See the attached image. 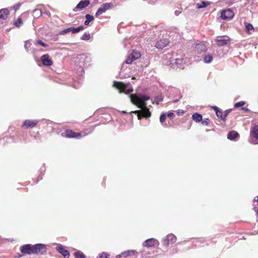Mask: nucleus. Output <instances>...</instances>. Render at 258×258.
I'll return each mask as SVG.
<instances>
[{
  "mask_svg": "<svg viewBox=\"0 0 258 258\" xmlns=\"http://www.w3.org/2000/svg\"><path fill=\"white\" fill-rule=\"evenodd\" d=\"M130 96L132 103L141 109L140 110L132 111L131 113H137L139 119L143 117L148 118L151 116V113L146 107L147 104L145 102L150 99V96L141 93L135 95H131Z\"/></svg>",
  "mask_w": 258,
  "mask_h": 258,
  "instance_id": "1",
  "label": "nucleus"
},
{
  "mask_svg": "<svg viewBox=\"0 0 258 258\" xmlns=\"http://www.w3.org/2000/svg\"><path fill=\"white\" fill-rule=\"evenodd\" d=\"M91 58L85 54H80L77 56L75 59V64L79 67V71L81 73V75H83L84 73L83 68L88 67L90 66Z\"/></svg>",
  "mask_w": 258,
  "mask_h": 258,
  "instance_id": "2",
  "label": "nucleus"
},
{
  "mask_svg": "<svg viewBox=\"0 0 258 258\" xmlns=\"http://www.w3.org/2000/svg\"><path fill=\"white\" fill-rule=\"evenodd\" d=\"M130 85V83L124 84L121 82L114 81L113 82V86L119 90V93H124L126 94H128L133 91V89L132 87L127 88V86Z\"/></svg>",
  "mask_w": 258,
  "mask_h": 258,
  "instance_id": "3",
  "label": "nucleus"
},
{
  "mask_svg": "<svg viewBox=\"0 0 258 258\" xmlns=\"http://www.w3.org/2000/svg\"><path fill=\"white\" fill-rule=\"evenodd\" d=\"M47 252L46 245L42 243L33 245V254L44 255Z\"/></svg>",
  "mask_w": 258,
  "mask_h": 258,
  "instance_id": "4",
  "label": "nucleus"
},
{
  "mask_svg": "<svg viewBox=\"0 0 258 258\" xmlns=\"http://www.w3.org/2000/svg\"><path fill=\"white\" fill-rule=\"evenodd\" d=\"M84 29V27L83 26H80L77 28H75L74 27H71L70 28H68L60 31L58 32V34L62 35L71 32L73 34H75L79 32L80 31L83 30Z\"/></svg>",
  "mask_w": 258,
  "mask_h": 258,
  "instance_id": "5",
  "label": "nucleus"
},
{
  "mask_svg": "<svg viewBox=\"0 0 258 258\" xmlns=\"http://www.w3.org/2000/svg\"><path fill=\"white\" fill-rule=\"evenodd\" d=\"M176 241V237L173 234H168L163 240V244L165 246H168L170 244H172Z\"/></svg>",
  "mask_w": 258,
  "mask_h": 258,
  "instance_id": "6",
  "label": "nucleus"
},
{
  "mask_svg": "<svg viewBox=\"0 0 258 258\" xmlns=\"http://www.w3.org/2000/svg\"><path fill=\"white\" fill-rule=\"evenodd\" d=\"M234 15L233 11L229 9L223 10L221 12V18L223 20H230L233 18Z\"/></svg>",
  "mask_w": 258,
  "mask_h": 258,
  "instance_id": "7",
  "label": "nucleus"
},
{
  "mask_svg": "<svg viewBox=\"0 0 258 258\" xmlns=\"http://www.w3.org/2000/svg\"><path fill=\"white\" fill-rule=\"evenodd\" d=\"M216 44L219 46H223L227 45L230 41V38L227 36H218L216 39Z\"/></svg>",
  "mask_w": 258,
  "mask_h": 258,
  "instance_id": "8",
  "label": "nucleus"
},
{
  "mask_svg": "<svg viewBox=\"0 0 258 258\" xmlns=\"http://www.w3.org/2000/svg\"><path fill=\"white\" fill-rule=\"evenodd\" d=\"M85 136L86 134H83V135H82V133H76L71 130H67L65 132V136L69 138H74L76 139H79L81 137H84Z\"/></svg>",
  "mask_w": 258,
  "mask_h": 258,
  "instance_id": "9",
  "label": "nucleus"
},
{
  "mask_svg": "<svg viewBox=\"0 0 258 258\" xmlns=\"http://www.w3.org/2000/svg\"><path fill=\"white\" fill-rule=\"evenodd\" d=\"M159 241L153 238H149L145 240L143 243V246L147 248L153 247L155 245H159Z\"/></svg>",
  "mask_w": 258,
  "mask_h": 258,
  "instance_id": "10",
  "label": "nucleus"
},
{
  "mask_svg": "<svg viewBox=\"0 0 258 258\" xmlns=\"http://www.w3.org/2000/svg\"><path fill=\"white\" fill-rule=\"evenodd\" d=\"M138 254V252L135 250H128L122 252L120 254L116 256V258H127L131 255H135Z\"/></svg>",
  "mask_w": 258,
  "mask_h": 258,
  "instance_id": "11",
  "label": "nucleus"
},
{
  "mask_svg": "<svg viewBox=\"0 0 258 258\" xmlns=\"http://www.w3.org/2000/svg\"><path fill=\"white\" fill-rule=\"evenodd\" d=\"M90 1L89 0H82L73 9V11L77 12L79 10H83L86 8L90 5Z\"/></svg>",
  "mask_w": 258,
  "mask_h": 258,
  "instance_id": "12",
  "label": "nucleus"
},
{
  "mask_svg": "<svg viewBox=\"0 0 258 258\" xmlns=\"http://www.w3.org/2000/svg\"><path fill=\"white\" fill-rule=\"evenodd\" d=\"M20 250L23 253L33 254V245L30 244L23 245L21 246Z\"/></svg>",
  "mask_w": 258,
  "mask_h": 258,
  "instance_id": "13",
  "label": "nucleus"
},
{
  "mask_svg": "<svg viewBox=\"0 0 258 258\" xmlns=\"http://www.w3.org/2000/svg\"><path fill=\"white\" fill-rule=\"evenodd\" d=\"M56 249L63 255L64 258H69L70 252L64 248L61 244H59L56 247Z\"/></svg>",
  "mask_w": 258,
  "mask_h": 258,
  "instance_id": "14",
  "label": "nucleus"
},
{
  "mask_svg": "<svg viewBox=\"0 0 258 258\" xmlns=\"http://www.w3.org/2000/svg\"><path fill=\"white\" fill-rule=\"evenodd\" d=\"M38 123V120H26L22 125V127H33Z\"/></svg>",
  "mask_w": 258,
  "mask_h": 258,
  "instance_id": "15",
  "label": "nucleus"
},
{
  "mask_svg": "<svg viewBox=\"0 0 258 258\" xmlns=\"http://www.w3.org/2000/svg\"><path fill=\"white\" fill-rule=\"evenodd\" d=\"M41 60L44 66H50L52 64V61L49 58V55L47 54L43 55L41 57Z\"/></svg>",
  "mask_w": 258,
  "mask_h": 258,
  "instance_id": "16",
  "label": "nucleus"
},
{
  "mask_svg": "<svg viewBox=\"0 0 258 258\" xmlns=\"http://www.w3.org/2000/svg\"><path fill=\"white\" fill-rule=\"evenodd\" d=\"M169 42L167 39H161L156 42L155 46L158 49H163L169 44Z\"/></svg>",
  "mask_w": 258,
  "mask_h": 258,
  "instance_id": "17",
  "label": "nucleus"
},
{
  "mask_svg": "<svg viewBox=\"0 0 258 258\" xmlns=\"http://www.w3.org/2000/svg\"><path fill=\"white\" fill-rule=\"evenodd\" d=\"M195 50L197 51L198 53H201L202 52H204L207 51V47L204 43H200L196 45Z\"/></svg>",
  "mask_w": 258,
  "mask_h": 258,
  "instance_id": "18",
  "label": "nucleus"
},
{
  "mask_svg": "<svg viewBox=\"0 0 258 258\" xmlns=\"http://www.w3.org/2000/svg\"><path fill=\"white\" fill-rule=\"evenodd\" d=\"M238 137L239 134L235 131H231L227 134V139L231 141H233Z\"/></svg>",
  "mask_w": 258,
  "mask_h": 258,
  "instance_id": "19",
  "label": "nucleus"
},
{
  "mask_svg": "<svg viewBox=\"0 0 258 258\" xmlns=\"http://www.w3.org/2000/svg\"><path fill=\"white\" fill-rule=\"evenodd\" d=\"M251 136L258 141V125L253 126L250 131Z\"/></svg>",
  "mask_w": 258,
  "mask_h": 258,
  "instance_id": "20",
  "label": "nucleus"
},
{
  "mask_svg": "<svg viewBox=\"0 0 258 258\" xmlns=\"http://www.w3.org/2000/svg\"><path fill=\"white\" fill-rule=\"evenodd\" d=\"M185 62V61L183 58H176L175 61L176 66L179 68H183Z\"/></svg>",
  "mask_w": 258,
  "mask_h": 258,
  "instance_id": "21",
  "label": "nucleus"
},
{
  "mask_svg": "<svg viewBox=\"0 0 258 258\" xmlns=\"http://www.w3.org/2000/svg\"><path fill=\"white\" fill-rule=\"evenodd\" d=\"M43 13V10L41 8V7H38L33 11V14L34 15V17L35 18H39L42 15Z\"/></svg>",
  "mask_w": 258,
  "mask_h": 258,
  "instance_id": "22",
  "label": "nucleus"
},
{
  "mask_svg": "<svg viewBox=\"0 0 258 258\" xmlns=\"http://www.w3.org/2000/svg\"><path fill=\"white\" fill-rule=\"evenodd\" d=\"M203 116L202 114L196 112L192 115V119L196 122H200L202 120Z\"/></svg>",
  "mask_w": 258,
  "mask_h": 258,
  "instance_id": "23",
  "label": "nucleus"
},
{
  "mask_svg": "<svg viewBox=\"0 0 258 258\" xmlns=\"http://www.w3.org/2000/svg\"><path fill=\"white\" fill-rule=\"evenodd\" d=\"M210 5V3L206 1H202L201 3H198L196 5V8L198 9L205 8Z\"/></svg>",
  "mask_w": 258,
  "mask_h": 258,
  "instance_id": "24",
  "label": "nucleus"
},
{
  "mask_svg": "<svg viewBox=\"0 0 258 258\" xmlns=\"http://www.w3.org/2000/svg\"><path fill=\"white\" fill-rule=\"evenodd\" d=\"M86 20L84 22V24L86 26L89 24V23L94 20V17L89 14H86L85 15Z\"/></svg>",
  "mask_w": 258,
  "mask_h": 258,
  "instance_id": "25",
  "label": "nucleus"
},
{
  "mask_svg": "<svg viewBox=\"0 0 258 258\" xmlns=\"http://www.w3.org/2000/svg\"><path fill=\"white\" fill-rule=\"evenodd\" d=\"M74 255L76 258H86L85 255L79 250H76L74 252Z\"/></svg>",
  "mask_w": 258,
  "mask_h": 258,
  "instance_id": "26",
  "label": "nucleus"
},
{
  "mask_svg": "<svg viewBox=\"0 0 258 258\" xmlns=\"http://www.w3.org/2000/svg\"><path fill=\"white\" fill-rule=\"evenodd\" d=\"M213 57L211 54H207L204 57V62L205 63H210L213 60Z\"/></svg>",
  "mask_w": 258,
  "mask_h": 258,
  "instance_id": "27",
  "label": "nucleus"
},
{
  "mask_svg": "<svg viewBox=\"0 0 258 258\" xmlns=\"http://www.w3.org/2000/svg\"><path fill=\"white\" fill-rule=\"evenodd\" d=\"M45 171V167H42L40 169V174L38 176L37 180L35 181V183H37L40 180L42 179V175L44 174V172Z\"/></svg>",
  "mask_w": 258,
  "mask_h": 258,
  "instance_id": "28",
  "label": "nucleus"
},
{
  "mask_svg": "<svg viewBox=\"0 0 258 258\" xmlns=\"http://www.w3.org/2000/svg\"><path fill=\"white\" fill-rule=\"evenodd\" d=\"M90 39V34L88 32H85L81 37L82 40L87 41Z\"/></svg>",
  "mask_w": 258,
  "mask_h": 258,
  "instance_id": "29",
  "label": "nucleus"
},
{
  "mask_svg": "<svg viewBox=\"0 0 258 258\" xmlns=\"http://www.w3.org/2000/svg\"><path fill=\"white\" fill-rule=\"evenodd\" d=\"M22 24L23 22L22 19L20 17H19L14 23V25L18 28L20 27Z\"/></svg>",
  "mask_w": 258,
  "mask_h": 258,
  "instance_id": "30",
  "label": "nucleus"
},
{
  "mask_svg": "<svg viewBox=\"0 0 258 258\" xmlns=\"http://www.w3.org/2000/svg\"><path fill=\"white\" fill-rule=\"evenodd\" d=\"M134 60H135V59L134 56L130 54L126 59L125 62L126 64H131Z\"/></svg>",
  "mask_w": 258,
  "mask_h": 258,
  "instance_id": "31",
  "label": "nucleus"
},
{
  "mask_svg": "<svg viewBox=\"0 0 258 258\" xmlns=\"http://www.w3.org/2000/svg\"><path fill=\"white\" fill-rule=\"evenodd\" d=\"M96 258H110V254L106 252H102Z\"/></svg>",
  "mask_w": 258,
  "mask_h": 258,
  "instance_id": "32",
  "label": "nucleus"
},
{
  "mask_svg": "<svg viewBox=\"0 0 258 258\" xmlns=\"http://www.w3.org/2000/svg\"><path fill=\"white\" fill-rule=\"evenodd\" d=\"M232 111V109H227L226 110L224 113H223V121L225 122H226V117L227 116V115H228V114L231 112Z\"/></svg>",
  "mask_w": 258,
  "mask_h": 258,
  "instance_id": "33",
  "label": "nucleus"
},
{
  "mask_svg": "<svg viewBox=\"0 0 258 258\" xmlns=\"http://www.w3.org/2000/svg\"><path fill=\"white\" fill-rule=\"evenodd\" d=\"M131 55L134 56L135 60L139 58L141 56L140 53L137 51H134L133 53L131 54Z\"/></svg>",
  "mask_w": 258,
  "mask_h": 258,
  "instance_id": "34",
  "label": "nucleus"
},
{
  "mask_svg": "<svg viewBox=\"0 0 258 258\" xmlns=\"http://www.w3.org/2000/svg\"><path fill=\"white\" fill-rule=\"evenodd\" d=\"M216 116L219 118H220L222 121L223 119V113L222 112V110L221 109H219L218 111H216Z\"/></svg>",
  "mask_w": 258,
  "mask_h": 258,
  "instance_id": "35",
  "label": "nucleus"
},
{
  "mask_svg": "<svg viewBox=\"0 0 258 258\" xmlns=\"http://www.w3.org/2000/svg\"><path fill=\"white\" fill-rule=\"evenodd\" d=\"M105 11L101 7L99 8L95 13V16L98 17L103 13H105Z\"/></svg>",
  "mask_w": 258,
  "mask_h": 258,
  "instance_id": "36",
  "label": "nucleus"
},
{
  "mask_svg": "<svg viewBox=\"0 0 258 258\" xmlns=\"http://www.w3.org/2000/svg\"><path fill=\"white\" fill-rule=\"evenodd\" d=\"M103 7L106 9V11L113 7V5L111 3H107L103 4Z\"/></svg>",
  "mask_w": 258,
  "mask_h": 258,
  "instance_id": "37",
  "label": "nucleus"
},
{
  "mask_svg": "<svg viewBox=\"0 0 258 258\" xmlns=\"http://www.w3.org/2000/svg\"><path fill=\"white\" fill-rule=\"evenodd\" d=\"M201 122L204 125H208L210 123V119L208 118H205L202 119Z\"/></svg>",
  "mask_w": 258,
  "mask_h": 258,
  "instance_id": "38",
  "label": "nucleus"
},
{
  "mask_svg": "<svg viewBox=\"0 0 258 258\" xmlns=\"http://www.w3.org/2000/svg\"><path fill=\"white\" fill-rule=\"evenodd\" d=\"M31 45V44L29 40H27L25 41L24 47L27 51L29 50V48Z\"/></svg>",
  "mask_w": 258,
  "mask_h": 258,
  "instance_id": "39",
  "label": "nucleus"
},
{
  "mask_svg": "<svg viewBox=\"0 0 258 258\" xmlns=\"http://www.w3.org/2000/svg\"><path fill=\"white\" fill-rule=\"evenodd\" d=\"M204 241V239L202 238L199 240H197L196 243H195V245L198 246H204V245L202 244L203 243V241Z\"/></svg>",
  "mask_w": 258,
  "mask_h": 258,
  "instance_id": "40",
  "label": "nucleus"
},
{
  "mask_svg": "<svg viewBox=\"0 0 258 258\" xmlns=\"http://www.w3.org/2000/svg\"><path fill=\"white\" fill-rule=\"evenodd\" d=\"M166 118V115L164 113H162V114L160 115V121L161 123H163L164 122Z\"/></svg>",
  "mask_w": 258,
  "mask_h": 258,
  "instance_id": "41",
  "label": "nucleus"
},
{
  "mask_svg": "<svg viewBox=\"0 0 258 258\" xmlns=\"http://www.w3.org/2000/svg\"><path fill=\"white\" fill-rule=\"evenodd\" d=\"M244 104H245V102H244V101H239V102H238L234 104V107L235 108H238L239 107L242 106Z\"/></svg>",
  "mask_w": 258,
  "mask_h": 258,
  "instance_id": "42",
  "label": "nucleus"
},
{
  "mask_svg": "<svg viewBox=\"0 0 258 258\" xmlns=\"http://www.w3.org/2000/svg\"><path fill=\"white\" fill-rule=\"evenodd\" d=\"M38 7H41V8L43 10V14H45L46 15H50V13L49 11H46L45 10L44 6L43 5H39L37 6Z\"/></svg>",
  "mask_w": 258,
  "mask_h": 258,
  "instance_id": "43",
  "label": "nucleus"
},
{
  "mask_svg": "<svg viewBox=\"0 0 258 258\" xmlns=\"http://www.w3.org/2000/svg\"><path fill=\"white\" fill-rule=\"evenodd\" d=\"M245 28L247 31H249L253 29V26L250 23H246L245 24Z\"/></svg>",
  "mask_w": 258,
  "mask_h": 258,
  "instance_id": "44",
  "label": "nucleus"
},
{
  "mask_svg": "<svg viewBox=\"0 0 258 258\" xmlns=\"http://www.w3.org/2000/svg\"><path fill=\"white\" fill-rule=\"evenodd\" d=\"M36 43L44 47H46L48 46L47 44L45 43L44 42L39 39L37 40Z\"/></svg>",
  "mask_w": 258,
  "mask_h": 258,
  "instance_id": "45",
  "label": "nucleus"
},
{
  "mask_svg": "<svg viewBox=\"0 0 258 258\" xmlns=\"http://www.w3.org/2000/svg\"><path fill=\"white\" fill-rule=\"evenodd\" d=\"M167 117L170 119H172L175 117V114L173 112H169L167 115Z\"/></svg>",
  "mask_w": 258,
  "mask_h": 258,
  "instance_id": "46",
  "label": "nucleus"
},
{
  "mask_svg": "<svg viewBox=\"0 0 258 258\" xmlns=\"http://www.w3.org/2000/svg\"><path fill=\"white\" fill-rule=\"evenodd\" d=\"M184 111L183 110H178L177 111V114L178 116H182L184 114Z\"/></svg>",
  "mask_w": 258,
  "mask_h": 258,
  "instance_id": "47",
  "label": "nucleus"
},
{
  "mask_svg": "<svg viewBox=\"0 0 258 258\" xmlns=\"http://www.w3.org/2000/svg\"><path fill=\"white\" fill-rule=\"evenodd\" d=\"M80 86H81V83L79 82V83H77V84H76V83H75L73 86L75 88H78Z\"/></svg>",
  "mask_w": 258,
  "mask_h": 258,
  "instance_id": "48",
  "label": "nucleus"
},
{
  "mask_svg": "<svg viewBox=\"0 0 258 258\" xmlns=\"http://www.w3.org/2000/svg\"><path fill=\"white\" fill-rule=\"evenodd\" d=\"M212 108L213 109H214L216 112V111H218L220 109L218 107H217L216 106H212Z\"/></svg>",
  "mask_w": 258,
  "mask_h": 258,
  "instance_id": "49",
  "label": "nucleus"
},
{
  "mask_svg": "<svg viewBox=\"0 0 258 258\" xmlns=\"http://www.w3.org/2000/svg\"><path fill=\"white\" fill-rule=\"evenodd\" d=\"M141 252L142 253V256H144V255H145L147 254V252H146L145 250L141 251ZM148 253H149L148 252Z\"/></svg>",
  "mask_w": 258,
  "mask_h": 258,
  "instance_id": "50",
  "label": "nucleus"
},
{
  "mask_svg": "<svg viewBox=\"0 0 258 258\" xmlns=\"http://www.w3.org/2000/svg\"><path fill=\"white\" fill-rule=\"evenodd\" d=\"M249 142L251 144H253V145H255V144H258V142L256 143V142H254V141H251L250 140V139H249L248 140Z\"/></svg>",
  "mask_w": 258,
  "mask_h": 258,
  "instance_id": "51",
  "label": "nucleus"
},
{
  "mask_svg": "<svg viewBox=\"0 0 258 258\" xmlns=\"http://www.w3.org/2000/svg\"><path fill=\"white\" fill-rule=\"evenodd\" d=\"M241 109L242 110L244 111H249V109H248L247 108H245V107H242L241 108Z\"/></svg>",
  "mask_w": 258,
  "mask_h": 258,
  "instance_id": "52",
  "label": "nucleus"
},
{
  "mask_svg": "<svg viewBox=\"0 0 258 258\" xmlns=\"http://www.w3.org/2000/svg\"><path fill=\"white\" fill-rule=\"evenodd\" d=\"M181 12L177 11V10H176L175 12H174V14L176 16H178L179 14Z\"/></svg>",
  "mask_w": 258,
  "mask_h": 258,
  "instance_id": "53",
  "label": "nucleus"
},
{
  "mask_svg": "<svg viewBox=\"0 0 258 258\" xmlns=\"http://www.w3.org/2000/svg\"><path fill=\"white\" fill-rule=\"evenodd\" d=\"M253 201L254 202H255V201L257 202V204H258V196L254 198V199L253 200Z\"/></svg>",
  "mask_w": 258,
  "mask_h": 258,
  "instance_id": "54",
  "label": "nucleus"
},
{
  "mask_svg": "<svg viewBox=\"0 0 258 258\" xmlns=\"http://www.w3.org/2000/svg\"><path fill=\"white\" fill-rule=\"evenodd\" d=\"M180 98V97H179L178 99H174L173 102H174V103L177 102L179 101Z\"/></svg>",
  "mask_w": 258,
  "mask_h": 258,
  "instance_id": "55",
  "label": "nucleus"
},
{
  "mask_svg": "<svg viewBox=\"0 0 258 258\" xmlns=\"http://www.w3.org/2000/svg\"><path fill=\"white\" fill-rule=\"evenodd\" d=\"M18 7H19V5H16V6H14V9L15 10H16Z\"/></svg>",
  "mask_w": 258,
  "mask_h": 258,
  "instance_id": "56",
  "label": "nucleus"
},
{
  "mask_svg": "<svg viewBox=\"0 0 258 258\" xmlns=\"http://www.w3.org/2000/svg\"><path fill=\"white\" fill-rule=\"evenodd\" d=\"M101 7L103 9H104V10L106 12V9H105V8L103 7V4L101 6Z\"/></svg>",
  "mask_w": 258,
  "mask_h": 258,
  "instance_id": "57",
  "label": "nucleus"
},
{
  "mask_svg": "<svg viewBox=\"0 0 258 258\" xmlns=\"http://www.w3.org/2000/svg\"><path fill=\"white\" fill-rule=\"evenodd\" d=\"M121 112L122 113H124V114H126V113H127L125 111H121Z\"/></svg>",
  "mask_w": 258,
  "mask_h": 258,
  "instance_id": "58",
  "label": "nucleus"
},
{
  "mask_svg": "<svg viewBox=\"0 0 258 258\" xmlns=\"http://www.w3.org/2000/svg\"><path fill=\"white\" fill-rule=\"evenodd\" d=\"M256 214H257V217H258V209H257V210L256 211Z\"/></svg>",
  "mask_w": 258,
  "mask_h": 258,
  "instance_id": "59",
  "label": "nucleus"
},
{
  "mask_svg": "<svg viewBox=\"0 0 258 258\" xmlns=\"http://www.w3.org/2000/svg\"><path fill=\"white\" fill-rule=\"evenodd\" d=\"M160 101H162V99H160L159 100Z\"/></svg>",
  "mask_w": 258,
  "mask_h": 258,
  "instance_id": "60",
  "label": "nucleus"
}]
</instances>
